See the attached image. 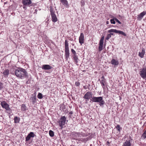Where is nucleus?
<instances>
[{
  "mask_svg": "<svg viewBox=\"0 0 146 146\" xmlns=\"http://www.w3.org/2000/svg\"><path fill=\"white\" fill-rule=\"evenodd\" d=\"M15 73L17 77L21 79H22L25 77L27 78L28 77L27 72L25 69L23 68H21L16 70Z\"/></svg>",
  "mask_w": 146,
  "mask_h": 146,
  "instance_id": "1",
  "label": "nucleus"
},
{
  "mask_svg": "<svg viewBox=\"0 0 146 146\" xmlns=\"http://www.w3.org/2000/svg\"><path fill=\"white\" fill-rule=\"evenodd\" d=\"M90 100L93 102L99 103V105L101 106H102L105 103L102 97L101 96L98 97L93 96L92 98V99H90Z\"/></svg>",
  "mask_w": 146,
  "mask_h": 146,
  "instance_id": "2",
  "label": "nucleus"
},
{
  "mask_svg": "<svg viewBox=\"0 0 146 146\" xmlns=\"http://www.w3.org/2000/svg\"><path fill=\"white\" fill-rule=\"evenodd\" d=\"M65 56L66 59H67L69 56V50L68 41L66 40L64 42Z\"/></svg>",
  "mask_w": 146,
  "mask_h": 146,
  "instance_id": "3",
  "label": "nucleus"
},
{
  "mask_svg": "<svg viewBox=\"0 0 146 146\" xmlns=\"http://www.w3.org/2000/svg\"><path fill=\"white\" fill-rule=\"evenodd\" d=\"M109 33H118L123 35L124 36H126L127 35L122 31L117 30L115 29H111L108 31Z\"/></svg>",
  "mask_w": 146,
  "mask_h": 146,
  "instance_id": "4",
  "label": "nucleus"
},
{
  "mask_svg": "<svg viewBox=\"0 0 146 146\" xmlns=\"http://www.w3.org/2000/svg\"><path fill=\"white\" fill-rule=\"evenodd\" d=\"M66 117L65 116H62L61 117L60 121H58L59 125L62 128L64 125L66 121Z\"/></svg>",
  "mask_w": 146,
  "mask_h": 146,
  "instance_id": "5",
  "label": "nucleus"
},
{
  "mask_svg": "<svg viewBox=\"0 0 146 146\" xmlns=\"http://www.w3.org/2000/svg\"><path fill=\"white\" fill-rule=\"evenodd\" d=\"M50 11L51 15L52 16V20L53 22H55L57 20V19L56 16L54 13V11L52 9H50Z\"/></svg>",
  "mask_w": 146,
  "mask_h": 146,
  "instance_id": "6",
  "label": "nucleus"
},
{
  "mask_svg": "<svg viewBox=\"0 0 146 146\" xmlns=\"http://www.w3.org/2000/svg\"><path fill=\"white\" fill-rule=\"evenodd\" d=\"M140 70L139 72L140 76L144 79L146 78V68H143Z\"/></svg>",
  "mask_w": 146,
  "mask_h": 146,
  "instance_id": "7",
  "label": "nucleus"
},
{
  "mask_svg": "<svg viewBox=\"0 0 146 146\" xmlns=\"http://www.w3.org/2000/svg\"><path fill=\"white\" fill-rule=\"evenodd\" d=\"M22 3L24 5L28 6L33 5H31L32 3L31 0H22Z\"/></svg>",
  "mask_w": 146,
  "mask_h": 146,
  "instance_id": "8",
  "label": "nucleus"
},
{
  "mask_svg": "<svg viewBox=\"0 0 146 146\" xmlns=\"http://www.w3.org/2000/svg\"><path fill=\"white\" fill-rule=\"evenodd\" d=\"M104 38V36H102L101 37L100 41L99 46L98 47V50L99 51H100L102 50L103 45Z\"/></svg>",
  "mask_w": 146,
  "mask_h": 146,
  "instance_id": "9",
  "label": "nucleus"
},
{
  "mask_svg": "<svg viewBox=\"0 0 146 146\" xmlns=\"http://www.w3.org/2000/svg\"><path fill=\"white\" fill-rule=\"evenodd\" d=\"M72 135H73L76 137H81L82 136V137H84L86 136L85 133H84L82 132L79 133L74 132L72 133Z\"/></svg>",
  "mask_w": 146,
  "mask_h": 146,
  "instance_id": "10",
  "label": "nucleus"
},
{
  "mask_svg": "<svg viewBox=\"0 0 146 146\" xmlns=\"http://www.w3.org/2000/svg\"><path fill=\"white\" fill-rule=\"evenodd\" d=\"M92 94L91 92H86V93L84 95L83 98L84 99H85L87 100H89L90 98H92Z\"/></svg>",
  "mask_w": 146,
  "mask_h": 146,
  "instance_id": "11",
  "label": "nucleus"
},
{
  "mask_svg": "<svg viewBox=\"0 0 146 146\" xmlns=\"http://www.w3.org/2000/svg\"><path fill=\"white\" fill-rule=\"evenodd\" d=\"M35 136V134L33 132H30L25 138V141H27L29 140L31 137H34Z\"/></svg>",
  "mask_w": 146,
  "mask_h": 146,
  "instance_id": "12",
  "label": "nucleus"
},
{
  "mask_svg": "<svg viewBox=\"0 0 146 146\" xmlns=\"http://www.w3.org/2000/svg\"><path fill=\"white\" fill-rule=\"evenodd\" d=\"M1 105L3 108H5L7 110H10L9 105L5 102L3 101L1 102Z\"/></svg>",
  "mask_w": 146,
  "mask_h": 146,
  "instance_id": "13",
  "label": "nucleus"
},
{
  "mask_svg": "<svg viewBox=\"0 0 146 146\" xmlns=\"http://www.w3.org/2000/svg\"><path fill=\"white\" fill-rule=\"evenodd\" d=\"M84 34L83 33H81L79 37V42L81 45L84 43Z\"/></svg>",
  "mask_w": 146,
  "mask_h": 146,
  "instance_id": "14",
  "label": "nucleus"
},
{
  "mask_svg": "<svg viewBox=\"0 0 146 146\" xmlns=\"http://www.w3.org/2000/svg\"><path fill=\"white\" fill-rule=\"evenodd\" d=\"M146 14V12L144 11L143 12L141 13L139 15H138L137 19L138 20H140L143 18L144 16Z\"/></svg>",
  "mask_w": 146,
  "mask_h": 146,
  "instance_id": "15",
  "label": "nucleus"
},
{
  "mask_svg": "<svg viewBox=\"0 0 146 146\" xmlns=\"http://www.w3.org/2000/svg\"><path fill=\"white\" fill-rule=\"evenodd\" d=\"M42 69L45 70H50L52 68V67L48 64L43 65L42 66Z\"/></svg>",
  "mask_w": 146,
  "mask_h": 146,
  "instance_id": "16",
  "label": "nucleus"
},
{
  "mask_svg": "<svg viewBox=\"0 0 146 146\" xmlns=\"http://www.w3.org/2000/svg\"><path fill=\"white\" fill-rule=\"evenodd\" d=\"M101 80L100 81V84L102 86V87L104 89L105 88V83H106V80L104 78V76H102L101 78Z\"/></svg>",
  "mask_w": 146,
  "mask_h": 146,
  "instance_id": "17",
  "label": "nucleus"
},
{
  "mask_svg": "<svg viewBox=\"0 0 146 146\" xmlns=\"http://www.w3.org/2000/svg\"><path fill=\"white\" fill-rule=\"evenodd\" d=\"M30 100L33 104H35L36 102V94L33 95H32L30 98Z\"/></svg>",
  "mask_w": 146,
  "mask_h": 146,
  "instance_id": "18",
  "label": "nucleus"
},
{
  "mask_svg": "<svg viewBox=\"0 0 146 146\" xmlns=\"http://www.w3.org/2000/svg\"><path fill=\"white\" fill-rule=\"evenodd\" d=\"M145 54V49L143 48L141 49V52H139L138 56L141 58H143Z\"/></svg>",
  "mask_w": 146,
  "mask_h": 146,
  "instance_id": "19",
  "label": "nucleus"
},
{
  "mask_svg": "<svg viewBox=\"0 0 146 146\" xmlns=\"http://www.w3.org/2000/svg\"><path fill=\"white\" fill-rule=\"evenodd\" d=\"M62 4L66 7L68 8L69 5L67 1L66 0H60Z\"/></svg>",
  "mask_w": 146,
  "mask_h": 146,
  "instance_id": "20",
  "label": "nucleus"
},
{
  "mask_svg": "<svg viewBox=\"0 0 146 146\" xmlns=\"http://www.w3.org/2000/svg\"><path fill=\"white\" fill-rule=\"evenodd\" d=\"M9 73V70L7 69H5L3 71V74L4 75L5 77H7Z\"/></svg>",
  "mask_w": 146,
  "mask_h": 146,
  "instance_id": "21",
  "label": "nucleus"
},
{
  "mask_svg": "<svg viewBox=\"0 0 146 146\" xmlns=\"http://www.w3.org/2000/svg\"><path fill=\"white\" fill-rule=\"evenodd\" d=\"M122 146H131L130 140H126L123 143Z\"/></svg>",
  "mask_w": 146,
  "mask_h": 146,
  "instance_id": "22",
  "label": "nucleus"
},
{
  "mask_svg": "<svg viewBox=\"0 0 146 146\" xmlns=\"http://www.w3.org/2000/svg\"><path fill=\"white\" fill-rule=\"evenodd\" d=\"M111 63L114 66H117L119 64L117 60H116L115 59H112L111 61Z\"/></svg>",
  "mask_w": 146,
  "mask_h": 146,
  "instance_id": "23",
  "label": "nucleus"
},
{
  "mask_svg": "<svg viewBox=\"0 0 146 146\" xmlns=\"http://www.w3.org/2000/svg\"><path fill=\"white\" fill-rule=\"evenodd\" d=\"M74 60V62L75 63L77 64L78 63V61L79 60L78 56L77 55L72 56Z\"/></svg>",
  "mask_w": 146,
  "mask_h": 146,
  "instance_id": "24",
  "label": "nucleus"
},
{
  "mask_svg": "<svg viewBox=\"0 0 146 146\" xmlns=\"http://www.w3.org/2000/svg\"><path fill=\"white\" fill-rule=\"evenodd\" d=\"M27 107L25 105L23 104L21 105V110L22 111H25L26 110Z\"/></svg>",
  "mask_w": 146,
  "mask_h": 146,
  "instance_id": "25",
  "label": "nucleus"
},
{
  "mask_svg": "<svg viewBox=\"0 0 146 146\" xmlns=\"http://www.w3.org/2000/svg\"><path fill=\"white\" fill-rule=\"evenodd\" d=\"M89 138V137L86 138H81L80 139V141H82L83 142H86L88 141Z\"/></svg>",
  "mask_w": 146,
  "mask_h": 146,
  "instance_id": "26",
  "label": "nucleus"
},
{
  "mask_svg": "<svg viewBox=\"0 0 146 146\" xmlns=\"http://www.w3.org/2000/svg\"><path fill=\"white\" fill-rule=\"evenodd\" d=\"M49 134L50 137H53L54 135V133L53 131L51 130H50L49 131Z\"/></svg>",
  "mask_w": 146,
  "mask_h": 146,
  "instance_id": "27",
  "label": "nucleus"
},
{
  "mask_svg": "<svg viewBox=\"0 0 146 146\" xmlns=\"http://www.w3.org/2000/svg\"><path fill=\"white\" fill-rule=\"evenodd\" d=\"M19 118L17 117H15L14 118V121L15 123H18L19 122Z\"/></svg>",
  "mask_w": 146,
  "mask_h": 146,
  "instance_id": "28",
  "label": "nucleus"
},
{
  "mask_svg": "<svg viewBox=\"0 0 146 146\" xmlns=\"http://www.w3.org/2000/svg\"><path fill=\"white\" fill-rule=\"evenodd\" d=\"M37 97L39 99H41L43 97L42 94L39 93L37 96Z\"/></svg>",
  "mask_w": 146,
  "mask_h": 146,
  "instance_id": "29",
  "label": "nucleus"
},
{
  "mask_svg": "<svg viewBox=\"0 0 146 146\" xmlns=\"http://www.w3.org/2000/svg\"><path fill=\"white\" fill-rule=\"evenodd\" d=\"M71 51L73 54L72 56H75V55H76V52L73 49H71Z\"/></svg>",
  "mask_w": 146,
  "mask_h": 146,
  "instance_id": "30",
  "label": "nucleus"
},
{
  "mask_svg": "<svg viewBox=\"0 0 146 146\" xmlns=\"http://www.w3.org/2000/svg\"><path fill=\"white\" fill-rule=\"evenodd\" d=\"M73 112L72 111H70L69 113V117L70 118H72V115L73 114Z\"/></svg>",
  "mask_w": 146,
  "mask_h": 146,
  "instance_id": "31",
  "label": "nucleus"
},
{
  "mask_svg": "<svg viewBox=\"0 0 146 146\" xmlns=\"http://www.w3.org/2000/svg\"><path fill=\"white\" fill-rule=\"evenodd\" d=\"M116 128L117 129V130L119 131H120V129L121 128L120 126L119 125H117V126H116Z\"/></svg>",
  "mask_w": 146,
  "mask_h": 146,
  "instance_id": "32",
  "label": "nucleus"
},
{
  "mask_svg": "<svg viewBox=\"0 0 146 146\" xmlns=\"http://www.w3.org/2000/svg\"><path fill=\"white\" fill-rule=\"evenodd\" d=\"M111 36L109 35V34H108L106 38V39L107 40H108L111 37Z\"/></svg>",
  "mask_w": 146,
  "mask_h": 146,
  "instance_id": "33",
  "label": "nucleus"
},
{
  "mask_svg": "<svg viewBox=\"0 0 146 146\" xmlns=\"http://www.w3.org/2000/svg\"><path fill=\"white\" fill-rule=\"evenodd\" d=\"M114 18L110 20V22L111 24H115V23Z\"/></svg>",
  "mask_w": 146,
  "mask_h": 146,
  "instance_id": "34",
  "label": "nucleus"
},
{
  "mask_svg": "<svg viewBox=\"0 0 146 146\" xmlns=\"http://www.w3.org/2000/svg\"><path fill=\"white\" fill-rule=\"evenodd\" d=\"M141 137L143 138L144 139L146 138V134L144 133L141 136Z\"/></svg>",
  "mask_w": 146,
  "mask_h": 146,
  "instance_id": "35",
  "label": "nucleus"
},
{
  "mask_svg": "<svg viewBox=\"0 0 146 146\" xmlns=\"http://www.w3.org/2000/svg\"><path fill=\"white\" fill-rule=\"evenodd\" d=\"M114 19H115V21L116 22H117L119 24H121V23L116 18H114Z\"/></svg>",
  "mask_w": 146,
  "mask_h": 146,
  "instance_id": "36",
  "label": "nucleus"
},
{
  "mask_svg": "<svg viewBox=\"0 0 146 146\" xmlns=\"http://www.w3.org/2000/svg\"><path fill=\"white\" fill-rule=\"evenodd\" d=\"M80 83L79 82H76L75 83V84L76 86H78L80 85Z\"/></svg>",
  "mask_w": 146,
  "mask_h": 146,
  "instance_id": "37",
  "label": "nucleus"
},
{
  "mask_svg": "<svg viewBox=\"0 0 146 146\" xmlns=\"http://www.w3.org/2000/svg\"><path fill=\"white\" fill-rule=\"evenodd\" d=\"M109 34L111 36V35H113V33H110Z\"/></svg>",
  "mask_w": 146,
  "mask_h": 146,
  "instance_id": "38",
  "label": "nucleus"
},
{
  "mask_svg": "<svg viewBox=\"0 0 146 146\" xmlns=\"http://www.w3.org/2000/svg\"><path fill=\"white\" fill-rule=\"evenodd\" d=\"M81 3H82V5H84V1H81Z\"/></svg>",
  "mask_w": 146,
  "mask_h": 146,
  "instance_id": "39",
  "label": "nucleus"
},
{
  "mask_svg": "<svg viewBox=\"0 0 146 146\" xmlns=\"http://www.w3.org/2000/svg\"><path fill=\"white\" fill-rule=\"evenodd\" d=\"M30 81H29V80H28L26 82L27 84H29L30 83Z\"/></svg>",
  "mask_w": 146,
  "mask_h": 146,
  "instance_id": "40",
  "label": "nucleus"
},
{
  "mask_svg": "<svg viewBox=\"0 0 146 146\" xmlns=\"http://www.w3.org/2000/svg\"><path fill=\"white\" fill-rule=\"evenodd\" d=\"M25 6L26 5H24V6H23V8L25 9L26 8V6Z\"/></svg>",
  "mask_w": 146,
  "mask_h": 146,
  "instance_id": "41",
  "label": "nucleus"
},
{
  "mask_svg": "<svg viewBox=\"0 0 146 146\" xmlns=\"http://www.w3.org/2000/svg\"><path fill=\"white\" fill-rule=\"evenodd\" d=\"M106 23L107 24H108L109 23V22L108 21H107L106 22Z\"/></svg>",
  "mask_w": 146,
  "mask_h": 146,
  "instance_id": "42",
  "label": "nucleus"
},
{
  "mask_svg": "<svg viewBox=\"0 0 146 146\" xmlns=\"http://www.w3.org/2000/svg\"><path fill=\"white\" fill-rule=\"evenodd\" d=\"M110 144V143L108 141H107V144L108 145Z\"/></svg>",
  "mask_w": 146,
  "mask_h": 146,
  "instance_id": "43",
  "label": "nucleus"
},
{
  "mask_svg": "<svg viewBox=\"0 0 146 146\" xmlns=\"http://www.w3.org/2000/svg\"><path fill=\"white\" fill-rule=\"evenodd\" d=\"M84 89H86L87 88H86V86H84Z\"/></svg>",
  "mask_w": 146,
  "mask_h": 146,
  "instance_id": "44",
  "label": "nucleus"
},
{
  "mask_svg": "<svg viewBox=\"0 0 146 146\" xmlns=\"http://www.w3.org/2000/svg\"><path fill=\"white\" fill-rule=\"evenodd\" d=\"M144 133H145L146 134V130L145 131Z\"/></svg>",
  "mask_w": 146,
  "mask_h": 146,
  "instance_id": "45",
  "label": "nucleus"
},
{
  "mask_svg": "<svg viewBox=\"0 0 146 146\" xmlns=\"http://www.w3.org/2000/svg\"><path fill=\"white\" fill-rule=\"evenodd\" d=\"M129 138L132 140V139H131V137H130Z\"/></svg>",
  "mask_w": 146,
  "mask_h": 146,
  "instance_id": "46",
  "label": "nucleus"
}]
</instances>
